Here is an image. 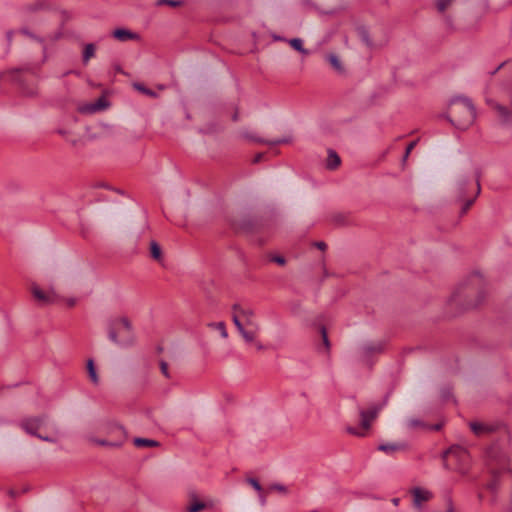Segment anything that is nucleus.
I'll return each instance as SVG.
<instances>
[{"mask_svg": "<svg viewBox=\"0 0 512 512\" xmlns=\"http://www.w3.org/2000/svg\"><path fill=\"white\" fill-rule=\"evenodd\" d=\"M447 118L458 129H467L476 119V108L472 100L465 96L452 98Z\"/></svg>", "mask_w": 512, "mask_h": 512, "instance_id": "obj_1", "label": "nucleus"}, {"mask_svg": "<svg viewBox=\"0 0 512 512\" xmlns=\"http://www.w3.org/2000/svg\"><path fill=\"white\" fill-rule=\"evenodd\" d=\"M108 339L121 348H128L135 344L136 336L132 323L127 317L110 320L108 324Z\"/></svg>", "mask_w": 512, "mask_h": 512, "instance_id": "obj_2", "label": "nucleus"}, {"mask_svg": "<svg viewBox=\"0 0 512 512\" xmlns=\"http://www.w3.org/2000/svg\"><path fill=\"white\" fill-rule=\"evenodd\" d=\"M487 466L492 475V479L487 483L486 488L492 493L497 494L499 488L498 474L503 471H510L508 467V458L506 453L499 445H492L487 451Z\"/></svg>", "mask_w": 512, "mask_h": 512, "instance_id": "obj_3", "label": "nucleus"}, {"mask_svg": "<svg viewBox=\"0 0 512 512\" xmlns=\"http://www.w3.org/2000/svg\"><path fill=\"white\" fill-rule=\"evenodd\" d=\"M447 465H453V468L461 474H466L470 466V455L468 451L461 446H452L444 453Z\"/></svg>", "mask_w": 512, "mask_h": 512, "instance_id": "obj_4", "label": "nucleus"}, {"mask_svg": "<svg viewBox=\"0 0 512 512\" xmlns=\"http://www.w3.org/2000/svg\"><path fill=\"white\" fill-rule=\"evenodd\" d=\"M379 410H380V407H372L368 410H361L360 411L361 427L360 428L349 427L348 432L353 435L364 436L366 434V431L370 428L371 422L377 416Z\"/></svg>", "mask_w": 512, "mask_h": 512, "instance_id": "obj_5", "label": "nucleus"}, {"mask_svg": "<svg viewBox=\"0 0 512 512\" xmlns=\"http://www.w3.org/2000/svg\"><path fill=\"white\" fill-rule=\"evenodd\" d=\"M486 103L495 110L500 123L512 128V110L494 100L486 91Z\"/></svg>", "mask_w": 512, "mask_h": 512, "instance_id": "obj_6", "label": "nucleus"}, {"mask_svg": "<svg viewBox=\"0 0 512 512\" xmlns=\"http://www.w3.org/2000/svg\"><path fill=\"white\" fill-rule=\"evenodd\" d=\"M384 346L385 342L382 340L364 343L360 348L361 360L368 363L371 356L380 354L384 350Z\"/></svg>", "mask_w": 512, "mask_h": 512, "instance_id": "obj_7", "label": "nucleus"}, {"mask_svg": "<svg viewBox=\"0 0 512 512\" xmlns=\"http://www.w3.org/2000/svg\"><path fill=\"white\" fill-rule=\"evenodd\" d=\"M233 311L238 312L242 317L244 325L248 328L259 330V325L255 320L254 311L250 308H243L238 304L233 305Z\"/></svg>", "mask_w": 512, "mask_h": 512, "instance_id": "obj_8", "label": "nucleus"}, {"mask_svg": "<svg viewBox=\"0 0 512 512\" xmlns=\"http://www.w3.org/2000/svg\"><path fill=\"white\" fill-rule=\"evenodd\" d=\"M410 493L413 496V505L417 509H421L424 502H428L433 498L431 491L421 487L412 488Z\"/></svg>", "mask_w": 512, "mask_h": 512, "instance_id": "obj_9", "label": "nucleus"}, {"mask_svg": "<svg viewBox=\"0 0 512 512\" xmlns=\"http://www.w3.org/2000/svg\"><path fill=\"white\" fill-rule=\"evenodd\" d=\"M32 294L34 298L41 304H52L57 301V295L54 291H43L38 286L32 287Z\"/></svg>", "mask_w": 512, "mask_h": 512, "instance_id": "obj_10", "label": "nucleus"}, {"mask_svg": "<svg viewBox=\"0 0 512 512\" xmlns=\"http://www.w3.org/2000/svg\"><path fill=\"white\" fill-rule=\"evenodd\" d=\"M108 106V102L104 97L98 98L94 103L85 104L79 107V111L83 114H92L104 110Z\"/></svg>", "mask_w": 512, "mask_h": 512, "instance_id": "obj_11", "label": "nucleus"}, {"mask_svg": "<svg viewBox=\"0 0 512 512\" xmlns=\"http://www.w3.org/2000/svg\"><path fill=\"white\" fill-rule=\"evenodd\" d=\"M44 422V417L29 418L22 422V427L27 433L36 435L37 430L43 425Z\"/></svg>", "mask_w": 512, "mask_h": 512, "instance_id": "obj_12", "label": "nucleus"}, {"mask_svg": "<svg viewBox=\"0 0 512 512\" xmlns=\"http://www.w3.org/2000/svg\"><path fill=\"white\" fill-rule=\"evenodd\" d=\"M470 428L473 431L475 435H483V434H489L497 430L498 425L497 424H489V423H482V422H471Z\"/></svg>", "mask_w": 512, "mask_h": 512, "instance_id": "obj_13", "label": "nucleus"}, {"mask_svg": "<svg viewBox=\"0 0 512 512\" xmlns=\"http://www.w3.org/2000/svg\"><path fill=\"white\" fill-rule=\"evenodd\" d=\"M113 37L116 38L117 40L121 41V42H126V41H130V40H139L140 39V36L139 34L135 33V32H132L128 29H125V28H118V29H115L112 33Z\"/></svg>", "mask_w": 512, "mask_h": 512, "instance_id": "obj_14", "label": "nucleus"}, {"mask_svg": "<svg viewBox=\"0 0 512 512\" xmlns=\"http://www.w3.org/2000/svg\"><path fill=\"white\" fill-rule=\"evenodd\" d=\"M340 163L341 160L338 154L333 150H329L326 161V167L330 170H334L340 165Z\"/></svg>", "mask_w": 512, "mask_h": 512, "instance_id": "obj_15", "label": "nucleus"}, {"mask_svg": "<svg viewBox=\"0 0 512 512\" xmlns=\"http://www.w3.org/2000/svg\"><path fill=\"white\" fill-rule=\"evenodd\" d=\"M96 46L93 43L86 44L83 49L82 61L87 64L95 56Z\"/></svg>", "mask_w": 512, "mask_h": 512, "instance_id": "obj_16", "label": "nucleus"}, {"mask_svg": "<svg viewBox=\"0 0 512 512\" xmlns=\"http://www.w3.org/2000/svg\"><path fill=\"white\" fill-rule=\"evenodd\" d=\"M245 137L252 140V141H255V142H260V143H265V144H268V145H271V146H275V145H278V144H282V143H287L288 142V139L286 138H280V139H275V140H264V139H261V138H258V137H255L254 135H250V134H245Z\"/></svg>", "mask_w": 512, "mask_h": 512, "instance_id": "obj_17", "label": "nucleus"}, {"mask_svg": "<svg viewBox=\"0 0 512 512\" xmlns=\"http://www.w3.org/2000/svg\"><path fill=\"white\" fill-rule=\"evenodd\" d=\"M404 445L395 443H385L378 446V449L386 454H393L394 452L402 449Z\"/></svg>", "mask_w": 512, "mask_h": 512, "instance_id": "obj_18", "label": "nucleus"}, {"mask_svg": "<svg viewBox=\"0 0 512 512\" xmlns=\"http://www.w3.org/2000/svg\"><path fill=\"white\" fill-rule=\"evenodd\" d=\"M87 371L91 382L97 385L99 383V376L96 372L94 361L92 359L87 361Z\"/></svg>", "mask_w": 512, "mask_h": 512, "instance_id": "obj_19", "label": "nucleus"}, {"mask_svg": "<svg viewBox=\"0 0 512 512\" xmlns=\"http://www.w3.org/2000/svg\"><path fill=\"white\" fill-rule=\"evenodd\" d=\"M326 60L337 72H343L342 63L336 54H328Z\"/></svg>", "mask_w": 512, "mask_h": 512, "instance_id": "obj_20", "label": "nucleus"}, {"mask_svg": "<svg viewBox=\"0 0 512 512\" xmlns=\"http://www.w3.org/2000/svg\"><path fill=\"white\" fill-rule=\"evenodd\" d=\"M133 442L137 447H156L159 445L157 441L147 438H135Z\"/></svg>", "mask_w": 512, "mask_h": 512, "instance_id": "obj_21", "label": "nucleus"}, {"mask_svg": "<svg viewBox=\"0 0 512 512\" xmlns=\"http://www.w3.org/2000/svg\"><path fill=\"white\" fill-rule=\"evenodd\" d=\"M258 330H255V328H245L240 332L241 336L244 338V340L248 343L253 342L255 340L256 334Z\"/></svg>", "mask_w": 512, "mask_h": 512, "instance_id": "obj_22", "label": "nucleus"}, {"mask_svg": "<svg viewBox=\"0 0 512 512\" xmlns=\"http://www.w3.org/2000/svg\"><path fill=\"white\" fill-rule=\"evenodd\" d=\"M289 44L291 45V47L297 51H299L300 53L304 54V55H307L309 52L307 49H305L303 47V42L300 38H293L289 41Z\"/></svg>", "mask_w": 512, "mask_h": 512, "instance_id": "obj_23", "label": "nucleus"}, {"mask_svg": "<svg viewBox=\"0 0 512 512\" xmlns=\"http://www.w3.org/2000/svg\"><path fill=\"white\" fill-rule=\"evenodd\" d=\"M150 253L152 258L155 260L160 261L162 259L161 248L155 241L150 243Z\"/></svg>", "mask_w": 512, "mask_h": 512, "instance_id": "obj_24", "label": "nucleus"}, {"mask_svg": "<svg viewBox=\"0 0 512 512\" xmlns=\"http://www.w3.org/2000/svg\"><path fill=\"white\" fill-rule=\"evenodd\" d=\"M232 320L234 325L236 326L238 332H242L245 329V325L243 323L242 317L238 312L233 311Z\"/></svg>", "mask_w": 512, "mask_h": 512, "instance_id": "obj_25", "label": "nucleus"}, {"mask_svg": "<svg viewBox=\"0 0 512 512\" xmlns=\"http://www.w3.org/2000/svg\"><path fill=\"white\" fill-rule=\"evenodd\" d=\"M209 326L219 331L220 335L223 338L228 337V333L224 322L210 323Z\"/></svg>", "mask_w": 512, "mask_h": 512, "instance_id": "obj_26", "label": "nucleus"}, {"mask_svg": "<svg viewBox=\"0 0 512 512\" xmlns=\"http://www.w3.org/2000/svg\"><path fill=\"white\" fill-rule=\"evenodd\" d=\"M207 507L206 503L195 501L187 507L188 512H200Z\"/></svg>", "mask_w": 512, "mask_h": 512, "instance_id": "obj_27", "label": "nucleus"}, {"mask_svg": "<svg viewBox=\"0 0 512 512\" xmlns=\"http://www.w3.org/2000/svg\"><path fill=\"white\" fill-rule=\"evenodd\" d=\"M94 442L101 446H108V447H120L122 445L121 442H111L107 440L102 439H95Z\"/></svg>", "mask_w": 512, "mask_h": 512, "instance_id": "obj_28", "label": "nucleus"}, {"mask_svg": "<svg viewBox=\"0 0 512 512\" xmlns=\"http://www.w3.org/2000/svg\"><path fill=\"white\" fill-rule=\"evenodd\" d=\"M247 483L250 484L258 493H262L263 488L259 481L255 478H247Z\"/></svg>", "mask_w": 512, "mask_h": 512, "instance_id": "obj_29", "label": "nucleus"}, {"mask_svg": "<svg viewBox=\"0 0 512 512\" xmlns=\"http://www.w3.org/2000/svg\"><path fill=\"white\" fill-rule=\"evenodd\" d=\"M169 5L171 7H178L182 4L180 0H158L157 5Z\"/></svg>", "mask_w": 512, "mask_h": 512, "instance_id": "obj_30", "label": "nucleus"}, {"mask_svg": "<svg viewBox=\"0 0 512 512\" xmlns=\"http://www.w3.org/2000/svg\"><path fill=\"white\" fill-rule=\"evenodd\" d=\"M453 2V0H437V9L440 12L445 11L449 5Z\"/></svg>", "mask_w": 512, "mask_h": 512, "instance_id": "obj_31", "label": "nucleus"}, {"mask_svg": "<svg viewBox=\"0 0 512 512\" xmlns=\"http://www.w3.org/2000/svg\"><path fill=\"white\" fill-rule=\"evenodd\" d=\"M134 87L146 95H149L152 97L156 96V93L154 91L144 87L142 84L136 83V84H134Z\"/></svg>", "mask_w": 512, "mask_h": 512, "instance_id": "obj_32", "label": "nucleus"}, {"mask_svg": "<svg viewBox=\"0 0 512 512\" xmlns=\"http://www.w3.org/2000/svg\"><path fill=\"white\" fill-rule=\"evenodd\" d=\"M269 490L270 491H278L280 493H287V488L286 486L282 485V484H279V483H275V484H272L269 486Z\"/></svg>", "mask_w": 512, "mask_h": 512, "instance_id": "obj_33", "label": "nucleus"}, {"mask_svg": "<svg viewBox=\"0 0 512 512\" xmlns=\"http://www.w3.org/2000/svg\"><path fill=\"white\" fill-rule=\"evenodd\" d=\"M500 93H501L502 98L507 96L509 98L510 104L512 105V89H510L506 86H503L500 89Z\"/></svg>", "mask_w": 512, "mask_h": 512, "instance_id": "obj_34", "label": "nucleus"}, {"mask_svg": "<svg viewBox=\"0 0 512 512\" xmlns=\"http://www.w3.org/2000/svg\"><path fill=\"white\" fill-rule=\"evenodd\" d=\"M21 91L27 96H34L37 93L35 87L26 88V86L23 83H21Z\"/></svg>", "mask_w": 512, "mask_h": 512, "instance_id": "obj_35", "label": "nucleus"}, {"mask_svg": "<svg viewBox=\"0 0 512 512\" xmlns=\"http://www.w3.org/2000/svg\"><path fill=\"white\" fill-rule=\"evenodd\" d=\"M416 144H417V141H412V142H410V143H409V145H408V146H407V148H406V151H405L404 157H403V160H404V161L408 158L409 154H410V153H411V151L414 149V147L416 146Z\"/></svg>", "mask_w": 512, "mask_h": 512, "instance_id": "obj_36", "label": "nucleus"}, {"mask_svg": "<svg viewBox=\"0 0 512 512\" xmlns=\"http://www.w3.org/2000/svg\"><path fill=\"white\" fill-rule=\"evenodd\" d=\"M360 35H361V39H362V41H363L366 45L370 46V45H371V43H370V40H369L368 33H367L366 31L362 30V31L360 32Z\"/></svg>", "mask_w": 512, "mask_h": 512, "instance_id": "obj_37", "label": "nucleus"}, {"mask_svg": "<svg viewBox=\"0 0 512 512\" xmlns=\"http://www.w3.org/2000/svg\"><path fill=\"white\" fill-rule=\"evenodd\" d=\"M321 334H322V338H323V343H324L326 349H328L329 348V340H328V336H327L325 328H321Z\"/></svg>", "mask_w": 512, "mask_h": 512, "instance_id": "obj_38", "label": "nucleus"}, {"mask_svg": "<svg viewBox=\"0 0 512 512\" xmlns=\"http://www.w3.org/2000/svg\"><path fill=\"white\" fill-rule=\"evenodd\" d=\"M271 260L279 265H284L286 263L285 258L282 256H274Z\"/></svg>", "mask_w": 512, "mask_h": 512, "instance_id": "obj_39", "label": "nucleus"}, {"mask_svg": "<svg viewBox=\"0 0 512 512\" xmlns=\"http://www.w3.org/2000/svg\"><path fill=\"white\" fill-rule=\"evenodd\" d=\"M160 369H161V372L163 373V375L165 377H169V374H168V365L166 362H161L160 363Z\"/></svg>", "mask_w": 512, "mask_h": 512, "instance_id": "obj_40", "label": "nucleus"}, {"mask_svg": "<svg viewBox=\"0 0 512 512\" xmlns=\"http://www.w3.org/2000/svg\"><path fill=\"white\" fill-rule=\"evenodd\" d=\"M407 425H408V427H410V428H414V427H417V426H419V425H420V421H418L417 419H409V420L407 421Z\"/></svg>", "mask_w": 512, "mask_h": 512, "instance_id": "obj_41", "label": "nucleus"}, {"mask_svg": "<svg viewBox=\"0 0 512 512\" xmlns=\"http://www.w3.org/2000/svg\"><path fill=\"white\" fill-rule=\"evenodd\" d=\"M20 34L22 35H25V36H28L30 38H33V39H37L32 33H30L27 29H21L19 31Z\"/></svg>", "mask_w": 512, "mask_h": 512, "instance_id": "obj_42", "label": "nucleus"}, {"mask_svg": "<svg viewBox=\"0 0 512 512\" xmlns=\"http://www.w3.org/2000/svg\"><path fill=\"white\" fill-rule=\"evenodd\" d=\"M314 245L320 249V250H325L327 245L326 243L322 242V241H319V242H315Z\"/></svg>", "mask_w": 512, "mask_h": 512, "instance_id": "obj_43", "label": "nucleus"}, {"mask_svg": "<svg viewBox=\"0 0 512 512\" xmlns=\"http://www.w3.org/2000/svg\"><path fill=\"white\" fill-rule=\"evenodd\" d=\"M475 177H476L477 194H479L480 193V183H479L480 174L478 171L475 172Z\"/></svg>", "mask_w": 512, "mask_h": 512, "instance_id": "obj_44", "label": "nucleus"}, {"mask_svg": "<svg viewBox=\"0 0 512 512\" xmlns=\"http://www.w3.org/2000/svg\"><path fill=\"white\" fill-rule=\"evenodd\" d=\"M264 157V154L263 153H258L255 155L254 159H253V162L254 163H258L260 162Z\"/></svg>", "mask_w": 512, "mask_h": 512, "instance_id": "obj_45", "label": "nucleus"}, {"mask_svg": "<svg viewBox=\"0 0 512 512\" xmlns=\"http://www.w3.org/2000/svg\"><path fill=\"white\" fill-rule=\"evenodd\" d=\"M473 202H474V199L468 200L463 207V212H466L470 208V206L473 204Z\"/></svg>", "mask_w": 512, "mask_h": 512, "instance_id": "obj_46", "label": "nucleus"}, {"mask_svg": "<svg viewBox=\"0 0 512 512\" xmlns=\"http://www.w3.org/2000/svg\"><path fill=\"white\" fill-rule=\"evenodd\" d=\"M259 494V501L261 503V505H265L266 504V497L265 495L262 493H258Z\"/></svg>", "mask_w": 512, "mask_h": 512, "instance_id": "obj_47", "label": "nucleus"}, {"mask_svg": "<svg viewBox=\"0 0 512 512\" xmlns=\"http://www.w3.org/2000/svg\"><path fill=\"white\" fill-rule=\"evenodd\" d=\"M506 62H502L496 69H493V71L490 73L491 75H495L501 68L504 67Z\"/></svg>", "mask_w": 512, "mask_h": 512, "instance_id": "obj_48", "label": "nucleus"}, {"mask_svg": "<svg viewBox=\"0 0 512 512\" xmlns=\"http://www.w3.org/2000/svg\"><path fill=\"white\" fill-rule=\"evenodd\" d=\"M13 34H14L13 31H8L7 34H6V37H7V40H8L9 43L12 41Z\"/></svg>", "mask_w": 512, "mask_h": 512, "instance_id": "obj_49", "label": "nucleus"}, {"mask_svg": "<svg viewBox=\"0 0 512 512\" xmlns=\"http://www.w3.org/2000/svg\"><path fill=\"white\" fill-rule=\"evenodd\" d=\"M465 184H466V182H465V181H460V182L458 183L459 190H460L461 192L463 191Z\"/></svg>", "mask_w": 512, "mask_h": 512, "instance_id": "obj_50", "label": "nucleus"}, {"mask_svg": "<svg viewBox=\"0 0 512 512\" xmlns=\"http://www.w3.org/2000/svg\"><path fill=\"white\" fill-rule=\"evenodd\" d=\"M400 499L399 498H393L392 503L397 506L399 504Z\"/></svg>", "mask_w": 512, "mask_h": 512, "instance_id": "obj_51", "label": "nucleus"}, {"mask_svg": "<svg viewBox=\"0 0 512 512\" xmlns=\"http://www.w3.org/2000/svg\"><path fill=\"white\" fill-rule=\"evenodd\" d=\"M256 348L258 350H263L264 349V345H262L261 343H256Z\"/></svg>", "mask_w": 512, "mask_h": 512, "instance_id": "obj_52", "label": "nucleus"}, {"mask_svg": "<svg viewBox=\"0 0 512 512\" xmlns=\"http://www.w3.org/2000/svg\"><path fill=\"white\" fill-rule=\"evenodd\" d=\"M335 221L339 224H342L343 223V218L340 217V218H336Z\"/></svg>", "mask_w": 512, "mask_h": 512, "instance_id": "obj_53", "label": "nucleus"}, {"mask_svg": "<svg viewBox=\"0 0 512 512\" xmlns=\"http://www.w3.org/2000/svg\"><path fill=\"white\" fill-rule=\"evenodd\" d=\"M496 500H497V499H496V494H493V497H492V499H491V503H492V504H495V503H496Z\"/></svg>", "mask_w": 512, "mask_h": 512, "instance_id": "obj_54", "label": "nucleus"}, {"mask_svg": "<svg viewBox=\"0 0 512 512\" xmlns=\"http://www.w3.org/2000/svg\"><path fill=\"white\" fill-rule=\"evenodd\" d=\"M475 279L479 280L481 279L480 275L478 273H476L474 276H473Z\"/></svg>", "mask_w": 512, "mask_h": 512, "instance_id": "obj_55", "label": "nucleus"}, {"mask_svg": "<svg viewBox=\"0 0 512 512\" xmlns=\"http://www.w3.org/2000/svg\"><path fill=\"white\" fill-rule=\"evenodd\" d=\"M38 437H39V438H41V439H43V440H45V441H51V439H50V438H48V437H42V436H38Z\"/></svg>", "mask_w": 512, "mask_h": 512, "instance_id": "obj_56", "label": "nucleus"}, {"mask_svg": "<svg viewBox=\"0 0 512 512\" xmlns=\"http://www.w3.org/2000/svg\"><path fill=\"white\" fill-rule=\"evenodd\" d=\"M448 512H453V507H452V503H451V502L449 503V509H448Z\"/></svg>", "mask_w": 512, "mask_h": 512, "instance_id": "obj_57", "label": "nucleus"}, {"mask_svg": "<svg viewBox=\"0 0 512 512\" xmlns=\"http://www.w3.org/2000/svg\"><path fill=\"white\" fill-rule=\"evenodd\" d=\"M9 495H10V496H12V497H14V496H15V492H14L13 490H10V491H9Z\"/></svg>", "mask_w": 512, "mask_h": 512, "instance_id": "obj_58", "label": "nucleus"}, {"mask_svg": "<svg viewBox=\"0 0 512 512\" xmlns=\"http://www.w3.org/2000/svg\"><path fill=\"white\" fill-rule=\"evenodd\" d=\"M237 119H238V115H237V113H235V114L233 115V120H234V121H236Z\"/></svg>", "mask_w": 512, "mask_h": 512, "instance_id": "obj_59", "label": "nucleus"}, {"mask_svg": "<svg viewBox=\"0 0 512 512\" xmlns=\"http://www.w3.org/2000/svg\"><path fill=\"white\" fill-rule=\"evenodd\" d=\"M74 304H75V301H74V300L69 301V305H70V306H73Z\"/></svg>", "mask_w": 512, "mask_h": 512, "instance_id": "obj_60", "label": "nucleus"}, {"mask_svg": "<svg viewBox=\"0 0 512 512\" xmlns=\"http://www.w3.org/2000/svg\"><path fill=\"white\" fill-rule=\"evenodd\" d=\"M440 427H441V425H439V424H438V425H435V427H434V428H435L436 430H439V429H440Z\"/></svg>", "mask_w": 512, "mask_h": 512, "instance_id": "obj_61", "label": "nucleus"}, {"mask_svg": "<svg viewBox=\"0 0 512 512\" xmlns=\"http://www.w3.org/2000/svg\"><path fill=\"white\" fill-rule=\"evenodd\" d=\"M478 498H479V500H482L483 495L480 493V494L478 495Z\"/></svg>", "mask_w": 512, "mask_h": 512, "instance_id": "obj_62", "label": "nucleus"}]
</instances>
